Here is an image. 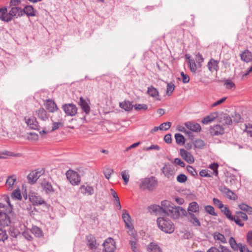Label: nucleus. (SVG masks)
I'll return each instance as SVG.
<instances>
[{
    "label": "nucleus",
    "mask_w": 252,
    "mask_h": 252,
    "mask_svg": "<svg viewBox=\"0 0 252 252\" xmlns=\"http://www.w3.org/2000/svg\"><path fill=\"white\" fill-rule=\"evenodd\" d=\"M11 196L13 199H16L18 200H21L22 198L21 191L19 189H16L14 190L11 193Z\"/></svg>",
    "instance_id": "nucleus-41"
},
{
    "label": "nucleus",
    "mask_w": 252,
    "mask_h": 252,
    "mask_svg": "<svg viewBox=\"0 0 252 252\" xmlns=\"http://www.w3.org/2000/svg\"><path fill=\"white\" fill-rule=\"evenodd\" d=\"M66 175L68 181L72 185H78L80 183V177L76 172L69 170L66 172Z\"/></svg>",
    "instance_id": "nucleus-6"
},
{
    "label": "nucleus",
    "mask_w": 252,
    "mask_h": 252,
    "mask_svg": "<svg viewBox=\"0 0 252 252\" xmlns=\"http://www.w3.org/2000/svg\"><path fill=\"white\" fill-rule=\"evenodd\" d=\"M87 239V245L89 248L91 250H95L96 249V241L94 237L92 236H89Z\"/></svg>",
    "instance_id": "nucleus-28"
},
{
    "label": "nucleus",
    "mask_w": 252,
    "mask_h": 252,
    "mask_svg": "<svg viewBox=\"0 0 252 252\" xmlns=\"http://www.w3.org/2000/svg\"><path fill=\"white\" fill-rule=\"evenodd\" d=\"M122 218L125 223L126 226L129 229H132V225L131 222V218L126 210L123 211Z\"/></svg>",
    "instance_id": "nucleus-17"
},
{
    "label": "nucleus",
    "mask_w": 252,
    "mask_h": 252,
    "mask_svg": "<svg viewBox=\"0 0 252 252\" xmlns=\"http://www.w3.org/2000/svg\"><path fill=\"white\" fill-rule=\"evenodd\" d=\"M31 231L36 237H41L43 236L42 230L37 226H33Z\"/></svg>",
    "instance_id": "nucleus-39"
},
{
    "label": "nucleus",
    "mask_w": 252,
    "mask_h": 252,
    "mask_svg": "<svg viewBox=\"0 0 252 252\" xmlns=\"http://www.w3.org/2000/svg\"><path fill=\"white\" fill-rule=\"evenodd\" d=\"M237 217L240 218L241 220L246 221L248 219V217L246 213L241 211H238L236 213L235 215Z\"/></svg>",
    "instance_id": "nucleus-51"
},
{
    "label": "nucleus",
    "mask_w": 252,
    "mask_h": 252,
    "mask_svg": "<svg viewBox=\"0 0 252 252\" xmlns=\"http://www.w3.org/2000/svg\"><path fill=\"white\" fill-rule=\"evenodd\" d=\"M134 109L136 111H146L148 109V106L145 104H136L134 105Z\"/></svg>",
    "instance_id": "nucleus-43"
},
{
    "label": "nucleus",
    "mask_w": 252,
    "mask_h": 252,
    "mask_svg": "<svg viewBox=\"0 0 252 252\" xmlns=\"http://www.w3.org/2000/svg\"><path fill=\"white\" fill-rule=\"evenodd\" d=\"M121 174L122 177V179L124 182L125 185H127L129 182V179L130 177L128 170H123L121 172Z\"/></svg>",
    "instance_id": "nucleus-36"
},
{
    "label": "nucleus",
    "mask_w": 252,
    "mask_h": 252,
    "mask_svg": "<svg viewBox=\"0 0 252 252\" xmlns=\"http://www.w3.org/2000/svg\"><path fill=\"white\" fill-rule=\"evenodd\" d=\"M150 252H161L159 247L155 243H151L148 246Z\"/></svg>",
    "instance_id": "nucleus-38"
},
{
    "label": "nucleus",
    "mask_w": 252,
    "mask_h": 252,
    "mask_svg": "<svg viewBox=\"0 0 252 252\" xmlns=\"http://www.w3.org/2000/svg\"><path fill=\"white\" fill-rule=\"evenodd\" d=\"M241 59L242 61L249 63L252 61V54L249 50H245L240 54Z\"/></svg>",
    "instance_id": "nucleus-23"
},
{
    "label": "nucleus",
    "mask_w": 252,
    "mask_h": 252,
    "mask_svg": "<svg viewBox=\"0 0 252 252\" xmlns=\"http://www.w3.org/2000/svg\"><path fill=\"white\" fill-rule=\"evenodd\" d=\"M171 126V123L170 122L163 123L160 125L159 126V128L161 130H167L170 128Z\"/></svg>",
    "instance_id": "nucleus-48"
},
{
    "label": "nucleus",
    "mask_w": 252,
    "mask_h": 252,
    "mask_svg": "<svg viewBox=\"0 0 252 252\" xmlns=\"http://www.w3.org/2000/svg\"><path fill=\"white\" fill-rule=\"evenodd\" d=\"M244 131L251 137H252V125L250 124H245Z\"/></svg>",
    "instance_id": "nucleus-52"
},
{
    "label": "nucleus",
    "mask_w": 252,
    "mask_h": 252,
    "mask_svg": "<svg viewBox=\"0 0 252 252\" xmlns=\"http://www.w3.org/2000/svg\"><path fill=\"white\" fill-rule=\"evenodd\" d=\"M16 180L17 177L15 175H12L7 177L5 184L8 189L11 190L14 188Z\"/></svg>",
    "instance_id": "nucleus-21"
},
{
    "label": "nucleus",
    "mask_w": 252,
    "mask_h": 252,
    "mask_svg": "<svg viewBox=\"0 0 252 252\" xmlns=\"http://www.w3.org/2000/svg\"><path fill=\"white\" fill-rule=\"evenodd\" d=\"M194 145L195 148L201 149L204 146V142L201 139H197L194 141Z\"/></svg>",
    "instance_id": "nucleus-49"
},
{
    "label": "nucleus",
    "mask_w": 252,
    "mask_h": 252,
    "mask_svg": "<svg viewBox=\"0 0 252 252\" xmlns=\"http://www.w3.org/2000/svg\"><path fill=\"white\" fill-rule=\"evenodd\" d=\"M157 186V179L156 177L152 176L142 179L139 185V188L142 190H153Z\"/></svg>",
    "instance_id": "nucleus-3"
},
{
    "label": "nucleus",
    "mask_w": 252,
    "mask_h": 252,
    "mask_svg": "<svg viewBox=\"0 0 252 252\" xmlns=\"http://www.w3.org/2000/svg\"><path fill=\"white\" fill-rule=\"evenodd\" d=\"M221 211L223 213V214L226 216V217L229 219V220L232 217L231 215V213L230 211L228 209V208L224 206L221 209Z\"/></svg>",
    "instance_id": "nucleus-45"
},
{
    "label": "nucleus",
    "mask_w": 252,
    "mask_h": 252,
    "mask_svg": "<svg viewBox=\"0 0 252 252\" xmlns=\"http://www.w3.org/2000/svg\"><path fill=\"white\" fill-rule=\"evenodd\" d=\"M161 171L164 177L169 179H173L176 172L174 166L169 163H165Z\"/></svg>",
    "instance_id": "nucleus-4"
},
{
    "label": "nucleus",
    "mask_w": 252,
    "mask_h": 252,
    "mask_svg": "<svg viewBox=\"0 0 252 252\" xmlns=\"http://www.w3.org/2000/svg\"><path fill=\"white\" fill-rule=\"evenodd\" d=\"M41 187L45 191L46 193H53L55 191V189L53 188L51 183L46 180H43L41 183Z\"/></svg>",
    "instance_id": "nucleus-14"
},
{
    "label": "nucleus",
    "mask_w": 252,
    "mask_h": 252,
    "mask_svg": "<svg viewBox=\"0 0 252 252\" xmlns=\"http://www.w3.org/2000/svg\"><path fill=\"white\" fill-rule=\"evenodd\" d=\"M230 220H234L235 223L240 226H243L244 225V223L236 215L233 217L232 216Z\"/></svg>",
    "instance_id": "nucleus-54"
},
{
    "label": "nucleus",
    "mask_w": 252,
    "mask_h": 252,
    "mask_svg": "<svg viewBox=\"0 0 252 252\" xmlns=\"http://www.w3.org/2000/svg\"><path fill=\"white\" fill-rule=\"evenodd\" d=\"M7 237L6 231L2 229H0V241H4L7 239Z\"/></svg>",
    "instance_id": "nucleus-58"
},
{
    "label": "nucleus",
    "mask_w": 252,
    "mask_h": 252,
    "mask_svg": "<svg viewBox=\"0 0 252 252\" xmlns=\"http://www.w3.org/2000/svg\"><path fill=\"white\" fill-rule=\"evenodd\" d=\"M188 59H189V64L190 71L192 72H195L197 66L195 61L193 59H189V58Z\"/></svg>",
    "instance_id": "nucleus-42"
},
{
    "label": "nucleus",
    "mask_w": 252,
    "mask_h": 252,
    "mask_svg": "<svg viewBox=\"0 0 252 252\" xmlns=\"http://www.w3.org/2000/svg\"><path fill=\"white\" fill-rule=\"evenodd\" d=\"M113 173V170L111 168H106L104 171V174L105 175V177L109 179L112 174Z\"/></svg>",
    "instance_id": "nucleus-59"
},
{
    "label": "nucleus",
    "mask_w": 252,
    "mask_h": 252,
    "mask_svg": "<svg viewBox=\"0 0 252 252\" xmlns=\"http://www.w3.org/2000/svg\"><path fill=\"white\" fill-rule=\"evenodd\" d=\"M219 167V165L217 163H213L211 164H210L209 166V167L213 170V173L215 174L216 176H218V168Z\"/></svg>",
    "instance_id": "nucleus-50"
},
{
    "label": "nucleus",
    "mask_w": 252,
    "mask_h": 252,
    "mask_svg": "<svg viewBox=\"0 0 252 252\" xmlns=\"http://www.w3.org/2000/svg\"><path fill=\"white\" fill-rule=\"evenodd\" d=\"M213 201L214 204L220 209L224 206L222 202L218 198H214Z\"/></svg>",
    "instance_id": "nucleus-55"
},
{
    "label": "nucleus",
    "mask_w": 252,
    "mask_h": 252,
    "mask_svg": "<svg viewBox=\"0 0 252 252\" xmlns=\"http://www.w3.org/2000/svg\"><path fill=\"white\" fill-rule=\"evenodd\" d=\"M9 13L11 17L18 16L20 17L23 15V9L18 7H13L11 8Z\"/></svg>",
    "instance_id": "nucleus-24"
},
{
    "label": "nucleus",
    "mask_w": 252,
    "mask_h": 252,
    "mask_svg": "<svg viewBox=\"0 0 252 252\" xmlns=\"http://www.w3.org/2000/svg\"><path fill=\"white\" fill-rule=\"evenodd\" d=\"M222 192L225 194L226 197L230 199L236 200L237 199V196L234 192L230 190L227 188H224L222 190Z\"/></svg>",
    "instance_id": "nucleus-25"
},
{
    "label": "nucleus",
    "mask_w": 252,
    "mask_h": 252,
    "mask_svg": "<svg viewBox=\"0 0 252 252\" xmlns=\"http://www.w3.org/2000/svg\"><path fill=\"white\" fill-rule=\"evenodd\" d=\"M185 126L189 129L194 132L200 131L201 128L199 124L193 122H187Z\"/></svg>",
    "instance_id": "nucleus-22"
},
{
    "label": "nucleus",
    "mask_w": 252,
    "mask_h": 252,
    "mask_svg": "<svg viewBox=\"0 0 252 252\" xmlns=\"http://www.w3.org/2000/svg\"><path fill=\"white\" fill-rule=\"evenodd\" d=\"M28 138L30 140L37 141L38 139V135L35 133L31 132L29 133Z\"/></svg>",
    "instance_id": "nucleus-56"
},
{
    "label": "nucleus",
    "mask_w": 252,
    "mask_h": 252,
    "mask_svg": "<svg viewBox=\"0 0 252 252\" xmlns=\"http://www.w3.org/2000/svg\"><path fill=\"white\" fill-rule=\"evenodd\" d=\"M157 223L158 228L167 233H172L174 231V225L170 220L166 217H159Z\"/></svg>",
    "instance_id": "nucleus-2"
},
{
    "label": "nucleus",
    "mask_w": 252,
    "mask_h": 252,
    "mask_svg": "<svg viewBox=\"0 0 252 252\" xmlns=\"http://www.w3.org/2000/svg\"><path fill=\"white\" fill-rule=\"evenodd\" d=\"M180 155L182 158L188 163L191 164L194 162V159L190 153L185 149H181L180 150Z\"/></svg>",
    "instance_id": "nucleus-12"
},
{
    "label": "nucleus",
    "mask_w": 252,
    "mask_h": 252,
    "mask_svg": "<svg viewBox=\"0 0 252 252\" xmlns=\"http://www.w3.org/2000/svg\"><path fill=\"white\" fill-rule=\"evenodd\" d=\"M229 243L231 248L235 251L238 250V249L240 250V247L241 246H242L241 244H238L233 237L230 238Z\"/></svg>",
    "instance_id": "nucleus-35"
},
{
    "label": "nucleus",
    "mask_w": 252,
    "mask_h": 252,
    "mask_svg": "<svg viewBox=\"0 0 252 252\" xmlns=\"http://www.w3.org/2000/svg\"><path fill=\"white\" fill-rule=\"evenodd\" d=\"M220 122L223 125L229 126L231 125L232 121L228 115L225 114L223 116V118L220 121Z\"/></svg>",
    "instance_id": "nucleus-40"
},
{
    "label": "nucleus",
    "mask_w": 252,
    "mask_h": 252,
    "mask_svg": "<svg viewBox=\"0 0 252 252\" xmlns=\"http://www.w3.org/2000/svg\"><path fill=\"white\" fill-rule=\"evenodd\" d=\"M199 175L201 177H210L211 175L208 173V170L203 169L199 172Z\"/></svg>",
    "instance_id": "nucleus-63"
},
{
    "label": "nucleus",
    "mask_w": 252,
    "mask_h": 252,
    "mask_svg": "<svg viewBox=\"0 0 252 252\" xmlns=\"http://www.w3.org/2000/svg\"><path fill=\"white\" fill-rule=\"evenodd\" d=\"M247 241L248 244L252 247V231H249L247 233Z\"/></svg>",
    "instance_id": "nucleus-60"
},
{
    "label": "nucleus",
    "mask_w": 252,
    "mask_h": 252,
    "mask_svg": "<svg viewBox=\"0 0 252 252\" xmlns=\"http://www.w3.org/2000/svg\"><path fill=\"white\" fill-rule=\"evenodd\" d=\"M218 117V114L217 112H213L210 115L204 117L202 120L201 122L203 124L207 125L213 122Z\"/></svg>",
    "instance_id": "nucleus-20"
},
{
    "label": "nucleus",
    "mask_w": 252,
    "mask_h": 252,
    "mask_svg": "<svg viewBox=\"0 0 252 252\" xmlns=\"http://www.w3.org/2000/svg\"><path fill=\"white\" fill-rule=\"evenodd\" d=\"M177 181L180 183H185L187 181V177L184 174H180L177 177Z\"/></svg>",
    "instance_id": "nucleus-53"
},
{
    "label": "nucleus",
    "mask_w": 252,
    "mask_h": 252,
    "mask_svg": "<svg viewBox=\"0 0 252 252\" xmlns=\"http://www.w3.org/2000/svg\"><path fill=\"white\" fill-rule=\"evenodd\" d=\"M175 85L172 82L167 83L166 93L171 94L175 89Z\"/></svg>",
    "instance_id": "nucleus-47"
},
{
    "label": "nucleus",
    "mask_w": 252,
    "mask_h": 252,
    "mask_svg": "<svg viewBox=\"0 0 252 252\" xmlns=\"http://www.w3.org/2000/svg\"><path fill=\"white\" fill-rule=\"evenodd\" d=\"M120 106L126 111H129L132 109L134 105H133L132 103L128 101H124L120 103Z\"/></svg>",
    "instance_id": "nucleus-29"
},
{
    "label": "nucleus",
    "mask_w": 252,
    "mask_h": 252,
    "mask_svg": "<svg viewBox=\"0 0 252 252\" xmlns=\"http://www.w3.org/2000/svg\"><path fill=\"white\" fill-rule=\"evenodd\" d=\"M239 209L243 211L246 212L250 215H252V207L244 203L238 205Z\"/></svg>",
    "instance_id": "nucleus-31"
},
{
    "label": "nucleus",
    "mask_w": 252,
    "mask_h": 252,
    "mask_svg": "<svg viewBox=\"0 0 252 252\" xmlns=\"http://www.w3.org/2000/svg\"><path fill=\"white\" fill-rule=\"evenodd\" d=\"M199 205L196 202L194 201L191 202L189 204V206L188 207V211L189 212H191L196 213L198 212L199 211Z\"/></svg>",
    "instance_id": "nucleus-32"
},
{
    "label": "nucleus",
    "mask_w": 252,
    "mask_h": 252,
    "mask_svg": "<svg viewBox=\"0 0 252 252\" xmlns=\"http://www.w3.org/2000/svg\"><path fill=\"white\" fill-rule=\"evenodd\" d=\"M43 173V170H37L31 172L28 176L29 181L31 183H34Z\"/></svg>",
    "instance_id": "nucleus-11"
},
{
    "label": "nucleus",
    "mask_w": 252,
    "mask_h": 252,
    "mask_svg": "<svg viewBox=\"0 0 252 252\" xmlns=\"http://www.w3.org/2000/svg\"><path fill=\"white\" fill-rule=\"evenodd\" d=\"M214 238L216 241H218L219 243H226V240L224 236L219 232L214 233Z\"/></svg>",
    "instance_id": "nucleus-33"
},
{
    "label": "nucleus",
    "mask_w": 252,
    "mask_h": 252,
    "mask_svg": "<svg viewBox=\"0 0 252 252\" xmlns=\"http://www.w3.org/2000/svg\"><path fill=\"white\" fill-rule=\"evenodd\" d=\"M189 221L196 226H200V223L197 217L192 213L189 212Z\"/></svg>",
    "instance_id": "nucleus-34"
},
{
    "label": "nucleus",
    "mask_w": 252,
    "mask_h": 252,
    "mask_svg": "<svg viewBox=\"0 0 252 252\" xmlns=\"http://www.w3.org/2000/svg\"><path fill=\"white\" fill-rule=\"evenodd\" d=\"M25 13L28 16H34L35 15L33 7L31 5H26L23 9V13Z\"/></svg>",
    "instance_id": "nucleus-26"
},
{
    "label": "nucleus",
    "mask_w": 252,
    "mask_h": 252,
    "mask_svg": "<svg viewBox=\"0 0 252 252\" xmlns=\"http://www.w3.org/2000/svg\"><path fill=\"white\" fill-rule=\"evenodd\" d=\"M44 106L49 112H54L58 110V107L54 101L47 99L44 101Z\"/></svg>",
    "instance_id": "nucleus-16"
},
{
    "label": "nucleus",
    "mask_w": 252,
    "mask_h": 252,
    "mask_svg": "<svg viewBox=\"0 0 252 252\" xmlns=\"http://www.w3.org/2000/svg\"><path fill=\"white\" fill-rule=\"evenodd\" d=\"M226 88L233 89L235 88L234 83L231 81H227L224 83Z\"/></svg>",
    "instance_id": "nucleus-61"
},
{
    "label": "nucleus",
    "mask_w": 252,
    "mask_h": 252,
    "mask_svg": "<svg viewBox=\"0 0 252 252\" xmlns=\"http://www.w3.org/2000/svg\"><path fill=\"white\" fill-rule=\"evenodd\" d=\"M63 125V123L62 120H59L57 122H53L52 129H51L50 131L52 132L55 131L60 127H62Z\"/></svg>",
    "instance_id": "nucleus-44"
},
{
    "label": "nucleus",
    "mask_w": 252,
    "mask_h": 252,
    "mask_svg": "<svg viewBox=\"0 0 252 252\" xmlns=\"http://www.w3.org/2000/svg\"><path fill=\"white\" fill-rule=\"evenodd\" d=\"M161 205L163 212L173 219H178L181 214L185 215L186 214V210L182 207H176L169 201L163 200Z\"/></svg>",
    "instance_id": "nucleus-1"
},
{
    "label": "nucleus",
    "mask_w": 252,
    "mask_h": 252,
    "mask_svg": "<svg viewBox=\"0 0 252 252\" xmlns=\"http://www.w3.org/2000/svg\"><path fill=\"white\" fill-rule=\"evenodd\" d=\"M36 115L38 118L43 121L48 119V116L46 111L42 108H40L36 111Z\"/></svg>",
    "instance_id": "nucleus-27"
},
{
    "label": "nucleus",
    "mask_w": 252,
    "mask_h": 252,
    "mask_svg": "<svg viewBox=\"0 0 252 252\" xmlns=\"http://www.w3.org/2000/svg\"><path fill=\"white\" fill-rule=\"evenodd\" d=\"M106 252H113L116 249L115 242L111 238H107L103 244Z\"/></svg>",
    "instance_id": "nucleus-9"
},
{
    "label": "nucleus",
    "mask_w": 252,
    "mask_h": 252,
    "mask_svg": "<svg viewBox=\"0 0 252 252\" xmlns=\"http://www.w3.org/2000/svg\"><path fill=\"white\" fill-rule=\"evenodd\" d=\"M25 123L31 129L39 130L38 123L34 116H27L25 118Z\"/></svg>",
    "instance_id": "nucleus-8"
},
{
    "label": "nucleus",
    "mask_w": 252,
    "mask_h": 252,
    "mask_svg": "<svg viewBox=\"0 0 252 252\" xmlns=\"http://www.w3.org/2000/svg\"><path fill=\"white\" fill-rule=\"evenodd\" d=\"M147 94H158V92L157 91V90L153 87V86H151L148 87V90H147Z\"/></svg>",
    "instance_id": "nucleus-57"
},
{
    "label": "nucleus",
    "mask_w": 252,
    "mask_h": 252,
    "mask_svg": "<svg viewBox=\"0 0 252 252\" xmlns=\"http://www.w3.org/2000/svg\"><path fill=\"white\" fill-rule=\"evenodd\" d=\"M79 191L84 195H91L94 194V189L92 186L86 184L80 186Z\"/></svg>",
    "instance_id": "nucleus-13"
},
{
    "label": "nucleus",
    "mask_w": 252,
    "mask_h": 252,
    "mask_svg": "<svg viewBox=\"0 0 252 252\" xmlns=\"http://www.w3.org/2000/svg\"><path fill=\"white\" fill-rule=\"evenodd\" d=\"M90 100L87 97L83 96L80 97L79 101V105H80L82 110L86 113L88 114L91 110L90 107Z\"/></svg>",
    "instance_id": "nucleus-10"
},
{
    "label": "nucleus",
    "mask_w": 252,
    "mask_h": 252,
    "mask_svg": "<svg viewBox=\"0 0 252 252\" xmlns=\"http://www.w3.org/2000/svg\"><path fill=\"white\" fill-rule=\"evenodd\" d=\"M29 198L33 205H39L46 204L44 199L37 193L31 190L29 194Z\"/></svg>",
    "instance_id": "nucleus-5"
},
{
    "label": "nucleus",
    "mask_w": 252,
    "mask_h": 252,
    "mask_svg": "<svg viewBox=\"0 0 252 252\" xmlns=\"http://www.w3.org/2000/svg\"><path fill=\"white\" fill-rule=\"evenodd\" d=\"M174 163L176 165H179L181 167H184L185 166L184 162L180 158H176L174 159Z\"/></svg>",
    "instance_id": "nucleus-64"
},
{
    "label": "nucleus",
    "mask_w": 252,
    "mask_h": 252,
    "mask_svg": "<svg viewBox=\"0 0 252 252\" xmlns=\"http://www.w3.org/2000/svg\"><path fill=\"white\" fill-rule=\"evenodd\" d=\"M175 138L176 143L180 145H183L185 143V137L180 133H176L175 135Z\"/></svg>",
    "instance_id": "nucleus-37"
},
{
    "label": "nucleus",
    "mask_w": 252,
    "mask_h": 252,
    "mask_svg": "<svg viewBox=\"0 0 252 252\" xmlns=\"http://www.w3.org/2000/svg\"><path fill=\"white\" fill-rule=\"evenodd\" d=\"M224 132V128L220 125L214 126L210 129V133L213 136L222 134Z\"/></svg>",
    "instance_id": "nucleus-19"
},
{
    "label": "nucleus",
    "mask_w": 252,
    "mask_h": 252,
    "mask_svg": "<svg viewBox=\"0 0 252 252\" xmlns=\"http://www.w3.org/2000/svg\"><path fill=\"white\" fill-rule=\"evenodd\" d=\"M63 109L67 116H74L77 112L78 109L75 105L72 103L65 104L63 106Z\"/></svg>",
    "instance_id": "nucleus-7"
},
{
    "label": "nucleus",
    "mask_w": 252,
    "mask_h": 252,
    "mask_svg": "<svg viewBox=\"0 0 252 252\" xmlns=\"http://www.w3.org/2000/svg\"><path fill=\"white\" fill-rule=\"evenodd\" d=\"M12 19L10 13H7V9L5 7L0 8V19L2 21L8 22Z\"/></svg>",
    "instance_id": "nucleus-15"
},
{
    "label": "nucleus",
    "mask_w": 252,
    "mask_h": 252,
    "mask_svg": "<svg viewBox=\"0 0 252 252\" xmlns=\"http://www.w3.org/2000/svg\"><path fill=\"white\" fill-rule=\"evenodd\" d=\"M187 169L188 171L192 176L197 175V173L196 170L191 166H187Z\"/></svg>",
    "instance_id": "nucleus-62"
},
{
    "label": "nucleus",
    "mask_w": 252,
    "mask_h": 252,
    "mask_svg": "<svg viewBox=\"0 0 252 252\" xmlns=\"http://www.w3.org/2000/svg\"><path fill=\"white\" fill-rule=\"evenodd\" d=\"M10 224L9 217L6 213L0 212V225L4 227L8 226Z\"/></svg>",
    "instance_id": "nucleus-18"
},
{
    "label": "nucleus",
    "mask_w": 252,
    "mask_h": 252,
    "mask_svg": "<svg viewBox=\"0 0 252 252\" xmlns=\"http://www.w3.org/2000/svg\"><path fill=\"white\" fill-rule=\"evenodd\" d=\"M205 210L207 213L212 216H217V214L215 211L214 207L211 205H207L205 206Z\"/></svg>",
    "instance_id": "nucleus-46"
},
{
    "label": "nucleus",
    "mask_w": 252,
    "mask_h": 252,
    "mask_svg": "<svg viewBox=\"0 0 252 252\" xmlns=\"http://www.w3.org/2000/svg\"><path fill=\"white\" fill-rule=\"evenodd\" d=\"M208 67L211 71L217 70L218 67V62L212 59L208 63Z\"/></svg>",
    "instance_id": "nucleus-30"
}]
</instances>
